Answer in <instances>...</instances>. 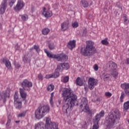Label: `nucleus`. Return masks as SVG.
<instances>
[{"label": "nucleus", "mask_w": 129, "mask_h": 129, "mask_svg": "<svg viewBox=\"0 0 129 129\" xmlns=\"http://www.w3.org/2000/svg\"><path fill=\"white\" fill-rule=\"evenodd\" d=\"M0 96L1 97V98L2 99H4V100H6L7 99V98L8 97V95H7V92H2V93L0 94Z\"/></svg>", "instance_id": "obj_25"}, {"label": "nucleus", "mask_w": 129, "mask_h": 129, "mask_svg": "<svg viewBox=\"0 0 129 129\" xmlns=\"http://www.w3.org/2000/svg\"><path fill=\"white\" fill-rule=\"evenodd\" d=\"M96 100L97 101H100V99H99V98H97Z\"/></svg>", "instance_id": "obj_48"}, {"label": "nucleus", "mask_w": 129, "mask_h": 129, "mask_svg": "<svg viewBox=\"0 0 129 129\" xmlns=\"http://www.w3.org/2000/svg\"><path fill=\"white\" fill-rule=\"evenodd\" d=\"M47 57L49 58H53L54 59H56L57 54H51L50 52L47 54Z\"/></svg>", "instance_id": "obj_28"}, {"label": "nucleus", "mask_w": 129, "mask_h": 129, "mask_svg": "<svg viewBox=\"0 0 129 129\" xmlns=\"http://www.w3.org/2000/svg\"><path fill=\"white\" fill-rule=\"evenodd\" d=\"M50 104H51V105H53V98L50 97Z\"/></svg>", "instance_id": "obj_42"}, {"label": "nucleus", "mask_w": 129, "mask_h": 129, "mask_svg": "<svg viewBox=\"0 0 129 129\" xmlns=\"http://www.w3.org/2000/svg\"><path fill=\"white\" fill-rule=\"evenodd\" d=\"M94 69L95 71H97V70H98V66H97V64H95L94 66Z\"/></svg>", "instance_id": "obj_41"}, {"label": "nucleus", "mask_w": 129, "mask_h": 129, "mask_svg": "<svg viewBox=\"0 0 129 129\" xmlns=\"http://www.w3.org/2000/svg\"><path fill=\"white\" fill-rule=\"evenodd\" d=\"M88 103V102L87 101V99L86 98H83L81 102L80 107L81 108L84 107L86 110L85 112L91 116V115H92V111L89 109V107L87 104Z\"/></svg>", "instance_id": "obj_10"}, {"label": "nucleus", "mask_w": 129, "mask_h": 129, "mask_svg": "<svg viewBox=\"0 0 129 129\" xmlns=\"http://www.w3.org/2000/svg\"><path fill=\"white\" fill-rule=\"evenodd\" d=\"M86 34H87V30L85 28L83 31V37H85L86 36Z\"/></svg>", "instance_id": "obj_37"}, {"label": "nucleus", "mask_w": 129, "mask_h": 129, "mask_svg": "<svg viewBox=\"0 0 129 129\" xmlns=\"http://www.w3.org/2000/svg\"><path fill=\"white\" fill-rule=\"evenodd\" d=\"M26 116V112H23L18 114V117H24Z\"/></svg>", "instance_id": "obj_36"}, {"label": "nucleus", "mask_w": 129, "mask_h": 129, "mask_svg": "<svg viewBox=\"0 0 129 129\" xmlns=\"http://www.w3.org/2000/svg\"><path fill=\"white\" fill-rule=\"evenodd\" d=\"M25 6V3L22 1H19L18 2L17 4L16 5V7H14V11L16 12H18L19 11H21L24 8Z\"/></svg>", "instance_id": "obj_15"}, {"label": "nucleus", "mask_w": 129, "mask_h": 129, "mask_svg": "<svg viewBox=\"0 0 129 129\" xmlns=\"http://www.w3.org/2000/svg\"><path fill=\"white\" fill-rule=\"evenodd\" d=\"M21 19H22V21H27V20H28V15L24 14V15L21 16Z\"/></svg>", "instance_id": "obj_31"}, {"label": "nucleus", "mask_w": 129, "mask_h": 129, "mask_svg": "<svg viewBox=\"0 0 129 129\" xmlns=\"http://www.w3.org/2000/svg\"><path fill=\"white\" fill-rule=\"evenodd\" d=\"M34 50H36L37 53H39V52H40V47H39V46L35 45L34 46Z\"/></svg>", "instance_id": "obj_34"}, {"label": "nucleus", "mask_w": 129, "mask_h": 129, "mask_svg": "<svg viewBox=\"0 0 129 129\" xmlns=\"http://www.w3.org/2000/svg\"><path fill=\"white\" fill-rule=\"evenodd\" d=\"M11 119H8V120L7 121V123L6 124V126H9V125H10V124H11Z\"/></svg>", "instance_id": "obj_40"}, {"label": "nucleus", "mask_w": 129, "mask_h": 129, "mask_svg": "<svg viewBox=\"0 0 129 129\" xmlns=\"http://www.w3.org/2000/svg\"><path fill=\"white\" fill-rule=\"evenodd\" d=\"M108 40V38H105L104 40H102L101 41V43L102 44V45H105V46H107V45L109 44V43L107 41Z\"/></svg>", "instance_id": "obj_29"}, {"label": "nucleus", "mask_w": 129, "mask_h": 129, "mask_svg": "<svg viewBox=\"0 0 129 129\" xmlns=\"http://www.w3.org/2000/svg\"><path fill=\"white\" fill-rule=\"evenodd\" d=\"M21 86L22 87L19 89V92L20 93V96L22 98V100H26L27 98V93L25 92V90L29 91L31 90V87L33 86V83L28 80V79L24 80L21 83Z\"/></svg>", "instance_id": "obj_4"}, {"label": "nucleus", "mask_w": 129, "mask_h": 129, "mask_svg": "<svg viewBox=\"0 0 129 129\" xmlns=\"http://www.w3.org/2000/svg\"><path fill=\"white\" fill-rule=\"evenodd\" d=\"M68 81H69V76L64 77L62 82H63V83H67Z\"/></svg>", "instance_id": "obj_32"}, {"label": "nucleus", "mask_w": 129, "mask_h": 129, "mask_svg": "<svg viewBox=\"0 0 129 129\" xmlns=\"http://www.w3.org/2000/svg\"><path fill=\"white\" fill-rule=\"evenodd\" d=\"M35 129H59L58 124L51 121V119L46 118L45 125L43 123H38L35 125Z\"/></svg>", "instance_id": "obj_5"}, {"label": "nucleus", "mask_w": 129, "mask_h": 129, "mask_svg": "<svg viewBox=\"0 0 129 129\" xmlns=\"http://www.w3.org/2000/svg\"><path fill=\"white\" fill-rule=\"evenodd\" d=\"M59 71H60V69H58V67H57L54 73L53 74L46 75L45 78L46 79H49V78H57L58 76H60Z\"/></svg>", "instance_id": "obj_13"}, {"label": "nucleus", "mask_w": 129, "mask_h": 129, "mask_svg": "<svg viewBox=\"0 0 129 129\" xmlns=\"http://www.w3.org/2000/svg\"><path fill=\"white\" fill-rule=\"evenodd\" d=\"M16 3V0H10L9 6L13 7L14 4ZM8 7V0H4L0 6V14L1 15H4L7 10Z\"/></svg>", "instance_id": "obj_9"}, {"label": "nucleus", "mask_w": 129, "mask_h": 129, "mask_svg": "<svg viewBox=\"0 0 129 129\" xmlns=\"http://www.w3.org/2000/svg\"><path fill=\"white\" fill-rule=\"evenodd\" d=\"M126 62H127V64H129V58H126Z\"/></svg>", "instance_id": "obj_46"}, {"label": "nucleus", "mask_w": 129, "mask_h": 129, "mask_svg": "<svg viewBox=\"0 0 129 129\" xmlns=\"http://www.w3.org/2000/svg\"><path fill=\"white\" fill-rule=\"evenodd\" d=\"M108 117L106 120L107 127L111 128L113 127L116 121L119 120L120 113L119 110L115 109L113 112H110L108 114Z\"/></svg>", "instance_id": "obj_3"}, {"label": "nucleus", "mask_w": 129, "mask_h": 129, "mask_svg": "<svg viewBox=\"0 0 129 129\" xmlns=\"http://www.w3.org/2000/svg\"><path fill=\"white\" fill-rule=\"evenodd\" d=\"M50 95H51L50 97H52V98L54 97V92L51 93Z\"/></svg>", "instance_id": "obj_44"}, {"label": "nucleus", "mask_w": 129, "mask_h": 129, "mask_svg": "<svg viewBox=\"0 0 129 129\" xmlns=\"http://www.w3.org/2000/svg\"><path fill=\"white\" fill-rule=\"evenodd\" d=\"M27 57L25 55L23 58V61L25 63H28L31 62V58H30V56L29 55V53L27 54Z\"/></svg>", "instance_id": "obj_24"}, {"label": "nucleus", "mask_w": 129, "mask_h": 129, "mask_svg": "<svg viewBox=\"0 0 129 129\" xmlns=\"http://www.w3.org/2000/svg\"><path fill=\"white\" fill-rule=\"evenodd\" d=\"M123 98H124V92H122L120 97V101L121 102L123 101Z\"/></svg>", "instance_id": "obj_33"}, {"label": "nucleus", "mask_w": 129, "mask_h": 129, "mask_svg": "<svg viewBox=\"0 0 129 129\" xmlns=\"http://www.w3.org/2000/svg\"><path fill=\"white\" fill-rule=\"evenodd\" d=\"M38 78L39 80H43V75L42 74H39L38 76Z\"/></svg>", "instance_id": "obj_39"}, {"label": "nucleus", "mask_w": 129, "mask_h": 129, "mask_svg": "<svg viewBox=\"0 0 129 129\" xmlns=\"http://www.w3.org/2000/svg\"><path fill=\"white\" fill-rule=\"evenodd\" d=\"M111 95H112V94H111L109 92H107L105 93V96H106V97H111Z\"/></svg>", "instance_id": "obj_35"}, {"label": "nucleus", "mask_w": 129, "mask_h": 129, "mask_svg": "<svg viewBox=\"0 0 129 129\" xmlns=\"http://www.w3.org/2000/svg\"><path fill=\"white\" fill-rule=\"evenodd\" d=\"M48 33H50V29L48 28H44L42 30V33L43 35H48Z\"/></svg>", "instance_id": "obj_27"}, {"label": "nucleus", "mask_w": 129, "mask_h": 129, "mask_svg": "<svg viewBox=\"0 0 129 129\" xmlns=\"http://www.w3.org/2000/svg\"><path fill=\"white\" fill-rule=\"evenodd\" d=\"M103 116H104V111L103 110L101 111L100 113L96 115L94 118L93 119L94 123L93 129H98L99 128V125H98L99 120H100L101 117H103Z\"/></svg>", "instance_id": "obj_8"}, {"label": "nucleus", "mask_w": 129, "mask_h": 129, "mask_svg": "<svg viewBox=\"0 0 129 129\" xmlns=\"http://www.w3.org/2000/svg\"><path fill=\"white\" fill-rule=\"evenodd\" d=\"M86 46L81 48L80 54L85 57H89L94 55L96 53V48L93 46L94 43L92 41L89 40L86 41Z\"/></svg>", "instance_id": "obj_2"}, {"label": "nucleus", "mask_w": 129, "mask_h": 129, "mask_svg": "<svg viewBox=\"0 0 129 129\" xmlns=\"http://www.w3.org/2000/svg\"><path fill=\"white\" fill-rule=\"evenodd\" d=\"M55 46L54 43L49 42L48 43V48L49 50H54L55 49Z\"/></svg>", "instance_id": "obj_26"}, {"label": "nucleus", "mask_w": 129, "mask_h": 129, "mask_svg": "<svg viewBox=\"0 0 129 129\" xmlns=\"http://www.w3.org/2000/svg\"><path fill=\"white\" fill-rule=\"evenodd\" d=\"M22 99H19V96L17 93H15L14 95V104L16 106V108L21 109L22 108Z\"/></svg>", "instance_id": "obj_12"}, {"label": "nucleus", "mask_w": 129, "mask_h": 129, "mask_svg": "<svg viewBox=\"0 0 129 129\" xmlns=\"http://www.w3.org/2000/svg\"><path fill=\"white\" fill-rule=\"evenodd\" d=\"M68 25L69 24L67 22L62 23L61 25L62 31H66L68 29Z\"/></svg>", "instance_id": "obj_20"}, {"label": "nucleus", "mask_w": 129, "mask_h": 129, "mask_svg": "<svg viewBox=\"0 0 129 129\" xmlns=\"http://www.w3.org/2000/svg\"><path fill=\"white\" fill-rule=\"evenodd\" d=\"M15 67H16V68L19 69V68H20V67H21V65H20L19 64H16L15 65Z\"/></svg>", "instance_id": "obj_43"}, {"label": "nucleus", "mask_w": 129, "mask_h": 129, "mask_svg": "<svg viewBox=\"0 0 129 129\" xmlns=\"http://www.w3.org/2000/svg\"><path fill=\"white\" fill-rule=\"evenodd\" d=\"M57 69H59V71L61 72L63 70H68L69 69V64L68 63H59L57 64Z\"/></svg>", "instance_id": "obj_14"}, {"label": "nucleus", "mask_w": 129, "mask_h": 129, "mask_svg": "<svg viewBox=\"0 0 129 129\" xmlns=\"http://www.w3.org/2000/svg\"><path fill=\"white\" fill-rule=\"evenodd\" d=\"M72 27H73V28H77V27H78V23L77 22H75L73 23Z\"/></svg>", "instance_id": "obj_38"}, {"label": "nucleus", "mask_w": 129, "mask_h": 129, "mask_svg": "<svg viewBox=\"0 0 129 129\" xmlns=\"http://www.w3.org/2000/svg\"><path fill=\"white\" fill-rule=\"evenodd\" d=\"M33 47H32L30 49V51H29V53H31L32 50H33Z\"/></svg>", "instance_id": "obj_47"}, {"label": "nucleus", "mask_w": 129, "mask_h": 129, "mask_svg": "<svg viewBox=\"0 0 129 129\" xmlns=\"http://www.w3.org/2000/svg\"><path fill=\"white\" fill-rule=\"evenodd\" d=\"M54 85L50 84L47 87V90L51 92V91H53V90H54Z\"/></svg>", "instance_id": "obj_30"}, {"label": "nucleus", "mask_w": 129, "mask_h": 129, "mask_svg": "<svg viewBox=\"0 0 129 129\" xmlns=\"http://www.w3.org/2000/svg\"><path fill=\"white\" fill-rule=\"evenodd\" d=\"M76 46V41L75 40L70 41L68 44V47L69 49H70V50H73V49L75 48Z\"/></svg>", "instance_id": "obj_18"}, {"label": "nucleus", "mask_w": 129, "mask_h": 129, "mask_svg": "<svg viewBox=\"0 0 129 129\" xmlns=\"http://www.w3.org/2000/svg\"><path fill=\"white\" fill-rule=\"evenodd\" d=\"M97 82H98V80L97 79L93 78H89L88 82L89 89H90V90H93L94 87L97 85Z\"/></svg>", "instance_id": "obj_11"}, {"label": "nucleus", "mask_w": 129, "mask_h": 129, "mask_svg": "<svg viewBox=\"0 0 129 129\" xmlns=\"http://www.w3.org/2000/svg\"><path fill=\"white\" fill-rule=\"evenodd\" d=\"M109 77H110V74H103L102 75V78L104 81H107L109 79Z\"/></svg>", "instance_id": "obj_22"}, {"label": "nucleus", "mask_w": 129, "mask_h": 129, "mask_svg": "<svg viewBox=\"0 0 129 129\" xmlns=\"http://www.w3.org/2000/svg\"><path fill=\"white\" fill-rule=\"evenodd\" d=\"M49 111H50V107L48 106V105L39 107L35 111V117L37 119H41V118L44 117V115H45L46 113H48Z\"/></svg>", "instance_id": "obj_6"}, {"label": "nucleus", "mask_w": 129, "mask_h": 129, "mask_svg": "<svg viewBox=\"0 0 129 129\" xmlns=\"http://www.w3.org/2000/svg\"><path fill=\"white\" fill-rule=\"evenodd\" d=\"M77 105H78V103H77Z\"/></svg>", "instance_id": "obj_52"}, {"label": "nucleus", "mask_w": 129, "mask_h": 129, "mask_svg": "<svg viewBox=\"0 0 129 129\" xmlns=\"http://www.w3.org/2000/svg\"><path fill=\"white\" fill-rule=\"evenodd\" d=\"M126 21H127V19H124V22H126Z\"/></svg>", "instance_id": "obj_49"}, {"label": "nucleus", "mask_w": 129, "mask_h": 129, "mask_svg": "<svg viewBox=\"0 0 129 129\" xmlns=\"http://www.w3.org/2000/svg\"><path fill=\"white\" fill-rule=\"evenodd\" d=\"M44 52H45V53H46V54H48V53H49V52H48V50H47V49H44Z\"/></svg>", "instance_id": "obj_45"}, {"label": "nucleus", "mask_w": 129, "mask_h": 129, "mask_svg": "<svg viewBox=\"0 0 129 129\" xmlns=\"http://www.w3.org/2000/svg\"><path fill=\"white\" fill-rule=\"evenodd\" d=\"M2 29V24L0 23V30Z\"/></svg>", "instance_id": "obj_51"}, {"label": "nucleus", "mask_w": 129, "mask_h": 129, "mask_svg": "<svg viewBox=\"0 0 129 129\" xmlns=\"http://www.w3.org/2000/svg\"><path fill=\"white\" fill-rule=\"evenodd\" d=\"M63 98L62 111L64 113H68L77 102V96L72 92L70 88H64L62 90Z\"/></svg>", "instance_id": "obj_1"}, {"label": "nucleus", "mask_w": 129, "mask_h": 129, "mask_svg": "<svg viewBox=\"0 0 129 129\" xmlns=\"http://www.w3.org/2000/svg\"><path fill=\"white\" fill-rule=\"evenodd\" d=\"M2 61L3 63H5L6 67L7 68H8V69H11V68L12 67V64L9 59H7V58H3Z\"/></svg>", "instance_id": "obj_19"}, {"label": "nucleus", "mask_w": 129, "mask_h": 129, "mask_svg": "<svg viewBox=\"0 0 129 129\" xmlns=\"http://www.w3.org/2000/svg\"><path fill=\"white\" fill-rule=\"evenodd\" d=\"M81 4L84 8H87L88 7V6H89L88 0H82L81 1Z\"/></svg>", "instance_id": "obj_21"}, {"label": "nucleus", "mask_w": 129, "mask_h": 129, "mask_svg": "<svg viewBox=\"0 0 129 129\" xmlns=\"http://www.w3.org/2000/svg\"><path fill=\"white\" fill-rule=\"evenodd\" d=\"M16 123H19V122H20V121H16Z\"/></svg>", "instance_id": "obj_50"}, {"label": "nucleus", "mask_w": 129, "mask_h": 129, "mask_svg": "<svg viewBox=\"0 0 129 129\" xmlns=\"http://www.w3.org/2000/svg\"><path fill=\"white\" fill-rule=\"evenodd\" d=\"M58 61H67L68 60V56L64 53H60L56 55Z\"/></svg>", "instance_id": "obj_16"}, {"label": "nucleus", "mask_w": 129, "mask_h": 129, "mask_svg": "<svg viewBox=\"0 0 129 129\" xmlns=\"http://www.w3.org/2000/svg\"><path fill=\"white\" fill-rule=\"evenodd\" d=\"M42 14L43 16H44V17H45V18H50V17H52V15H53L51 11H46V8H43V12Z\"/></svg>", "instance_id": "obj_17"}, {"label": "nucleus", "mask_w": 129, "mask_h": 129, "mask_svg": "<svg viewBox=\"0 0 129 129\" xmlns=\"http://www.w3.org/2000/svg\"><path fill=\"white\" fill-rule=\"evenodd\" d=\"M76 82L77 85H79V86H82V85H83V81H82V80H81V78L80 77L77 78Z\"/></svg>", "instance_id": "obj_23"}, {"label": "nucleus", "mask_w": 129, "mask_h": 129, "mask_svg": "<svg viewBox=\"0 0 129 129\" xmlns=\"http://www.w3.org/2000/svg\"><path fill=\"white\" fill-rule=\"evenodd\" d=\"M106 69L109 70L111 75H112L113 77L116 78L117 75H118V72L116 71L117 68V65L115 62L110 61L108 62L106 65Z\"/></svg>", "instance_id": "obj_7"}]
</instances>
